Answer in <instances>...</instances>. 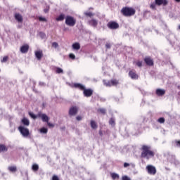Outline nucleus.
Segmentation results:
<instances>
[{"label":"nucleus","instance_id":"1","mask_svg":"<svg viewBox=\"0 0 180 180\" xmlns=\"http://www.w3.org/2000/svg\"><path fill=\"white\" fill-rule=\"evenodd\" d=\"M141 158H145L146 160H150V158H153L155 153L154 151L151 150V147L146 145H143L141 148Z\"/></svg>","mask_w":180,"mask_h":180},{"label":"nucleus","instance_id":"2","mask_svg":"<svg viewBox=\"0 0 180 180\" xmlns=\"http://www.w3.org/2000/svg\"><path fill=\"white\" fill-rule=\"evenodd\" d=\"M75 88H78L79 89H81V91H84L83 94L86 98H89L90 96H92V94H94V91L91 89H85V86L76 83L74 84Z\"/></svg>","mask_w":180,"mask_h":180},{"label":"nucleus","instance_id":"3","mask_svg":"<svg viewBox=\"0 0 180 180\" xmlns=\"http://www.w3.org/2000/svg\"><path fill=\"white\" fill-rule=\"evenodd\" d=\"M124 16H133L136 13V10L131 7H124L121 10Z\"/></svg>","mask_w":180,"mask_h":180},{"label":"nucleus","instance_id":"4","mask_svg":"<svg viewBox=\"0 0 180 180\" xmlns=\"http://www.w3.org/2000/svg\"><path fill=\"white\" fill-rule=\"evenodd\" d=\"M65 23L68 26H75V23H77V20L71 15H68L65 18Z\"/></svg>","mask_w":180,"mask_h":180},{"label":"nucleus","instance_id":"5","mask_svg":"<svg viewBox=\"0 0 180 180\" xmlns=\"http://www.w3.org/2000/svg\"><path fill=\"white\" fill-rule=\"evenodd\" d=\"M18 130L20 133H21L22 137H28L29 134H30L29 132V129L25 127L24 126H20L18 127Z\"/></svg>","mask_w":180,"mask_h":180},{"label":"nucleus","instance_id":"6","mask_svg":"<svg viewBox=\"0 0 180 180\" xmlns=\"http://www.w3.org/2000/svg\"><path fill=\"white\" fill-rule=\"evenodd\" d=\"M103 82L105 86H115L119 84V81L116 79H112L111 81L103 80Z\"/></svg>","mask_w":180,"mask_h":180},{"label":"nucleus","instance_id":"7","mask_svg":"<svg viewBox=\"0 0 180 180\" xmlns=\"http://www.w3.org/2000/svg\"><path fill=\"white\" fill-rule=\"evenodd\" d=\"M146 169H147L148 173L150 175H155V174H157V169H155V167H154L151 165H148L146 167Z\"/></svg>","mask_w":180,"mask_h":180},{"label":"nucleus","instance_id":"8","mask_svg":"<svg viewBox=\"0 0 180 180\" xmlns=\"http://www.w3.org/2000/svg\"><path fill=\"white\" fill-rule=\"evenodd\" d=\"M108 27H109V29H112V30L118 29L119 24L116 22H109L108 23Z\"/></svg>","mask_w":180,"mask_h":180},{"label":"nucleus","instance_id":"9","mask_svg":"<svg viewBox=\"0 0 180 180\" xmlns=\"http://www.w3.org/2000/svg\"><path fill=\"white\" fill-rule=\"evenodd\" d=\"M38 117H41L42 122H46V123H49V121L50 120V118L47 115L41 114L40 112L38 113Z\"/></svg>","mask_w":180,"mask_h":180},{"label":"nucleus","instance_id":"10","mask_svg":"<svg viewBox=\"0 0 180 180\" xmlns=\"http://www.w3.org/2000/svg\"><path fill=\"white\" fill-rule=\"evenodd\" d=\"M155 2L158 6H160V5L167 6V5H168V0H155Z\"/></svg>","mask_w":180,"mask_h":180},{"label":"nucleus","instance_id":"11","mask_svg":"<svg viewBox=\"0 0 180 180\" xmlns=\"http://www.w3.org/2000/svg\"><path fill=\"white\" fill-rule=\"evenodd\" d=\"M78 112V108L77 107H71L69 110V115L70 116H75V115Z\"/></svg>","mask_w":180,"mask_h":180},{"label":"nucleus","instance_id":"12","mask_svg":"<svg viewBox=\"0 0 180 180\" xmlns=\"http://www.w3.org/2000/svg\"><path fill=\"white\" fill-rule=\"evenodd\" d=\"M129 75L131 78V79H139V75L137 74H136V71H134V70L129 71Z\"/></svg>","mask_w":180,"mask_h":180},{"label":"nucleus","instance_id":"13","mask_svg":"<svg viewBox=\"0 0 180 180\" xmlns=\"http://www.w3.org/2000/svg\"><path fill=\"white\" fill-rule=\"evenodd\" d=\"M14 18L18 23H22V22H23V17L20 13H15Z\"/></svg>","mask_w":180,"mask_h":180},{"label":"nucleus","instance_id":"14","mask_svg":"<svg viewBox=\"0 0 180 180\" xmlns=\"http://www.w3.org/2000/svg\"><path fill=\"white\" fill-rule=\"evenodd\" d=\"M155 94L158 96H164V95H165V90L162 89H157Z\"/></svg>","mask_w":180,"mask_h":180},{"label":"nucleus","instance_id":"15","mask_svg":"<svg viewBox=\"0 0 180 180\" xmlns=\"http://www.w3.org/2000/svg\"><path fill=\"white\" fill-rule=\"evenodd\" d=\"M35 57L37 58V60H41V58L43 57V51L38 50L35 51Z\"/></svg>","mask_w":180,"mask_h":180},{"label":"nucleus","instance_id":"16","mask_svg":"<svg viewBox=\"0 0 180 180\" xmlns=\"http://www.w3.org/2000/svg\"><path fill=\"white\" fill-rule=\"evenodd\" d=\"M27 51H29V45L25 44L20 47V52L22 53V54L27 53Z\"/></svg>","mask_w":180,"mask_h":180},{"label":"nucleus","instance_id":"17","mask_svg":"<svg viewBox=\"0 0 180 180\" xmlns=\"http://www.w3.org/2000/svg\"><path fill=\"white\" fill-rule=\"evenodd\" d=\"M89 25H90V26H93V27H96V26H98V20L91 19L89 20Z\"/></svg>","mask_w":180,"mask_h":180},{"label":"nucleus","instance_id":"18","mask_svg":"<svg viewBox=\"0 0 180 180\" xmlns=\"http://www.w3.org/2000/svg\"><path fill=\"white\" fill-rule=\"evenodd\" d=\"M72 50H75L76 51H78L79 49H81V45L78 42H75L72 45Z\"/></svg>","mask_w":180,"mask_h":180},{"label":"nucleus","instance_id":"19","mask_svg":"<svg viewBox=\"0 0 180 180\" xmlns=\"http://www.w3.org/2000/svg\"><path fill=\"white\" fill-rule=\"evenodd\" d=\"M144 61L147 64V65H154V61H153V59H151V58H146L144 59Z\"/></svg>","mask_w":180,"mask_h":180},{"label":"nucleus","instance_id":"20","mask_svg":"<svg viewBox=\"0 0 180 180\" xmlns=\"http://www.w3.org/2000/svg\"><path fill=\"white\" fill-rule=\"evenodd\" d=\"M65 18V15L62 13L56 18V20H57V22H63V20H64Z\"/></svg>","mask_w":180,"mask_h":180},{"label":"nucleus","instance_id":"21","mask_svg":"<svg viewBox=\"0 0 180 180\" xmlns=\"http://www.w3.org/2000/svg\"><path fill=\"white\" fill-rule=\"evenodd\" d=\"M22 123L24 124V126H29V124H30L29 120L25 117L22 120Z\"/></svg>","mask_w":180,"mask_h":180},{"label":"nucleus","instance_id":"22","mask_svg":"<svg viewBox=\"0 0 180 180\" xmlns=\"http://www.w3.org/2000/svg\"><path fill=\"white\" fill-rule=\"evenodd\" d=\"M4 151H8V148L5 146V145H0V153H2Z\"/></svg>","mask_w":180,"mask_h":180},{"label":"nucleus","instance_id":"23","mask_svg":"<svg viewBox=\"0 0 180 180\" xmlns=\"http://www.w3.org/2000/svg\"><path fill=\"white\" fill-rule=\"evenodd\" d=\"M91 127L93 129H97L98 128V125L96 124V122L94 120L91 121Z\"/></svg>","mask_w":180,"mask_h":180},{"label":"nucleus","instance_id":"24","mask_svg":"<svg viewBox=\"0 0 180 180\" xmlns=\"http://www.w3.org/2000/svg\"><path fill=\"white\" fill-rule=\"evenodd\" d=\"M109 124L110 126H112V127H115V118L112 117V118L110 119Z\"/></svg>","mask_w":180,"mask_h":180},{"label":"nucleus","instance_id":"25","mask_svg":"<svg viewBox=\"0 0 180 180\" xmlns=\"http://www.w3.org/2000/svg\"><path fill=\"white\" fill-rule=\"evenodd\" d=\"M47 131H49V129L45 127H43L40 129V133H41L42 134H47Z\"/></svg>","mask_w":180,"mask_h":180},{"label":"nucleus","instance_id":"26","mask_svg":"<svg viewBox=\"0 0 180 180\" xmlns=\"http://www.w3.org/2000/svg\"><path fill=\"white\" fill-rule=\"evenodd\" d=\"M8 170H9L11 172H15V171H16V167H15V166H11V167H8Z\"/></svg>","mask_w":180,"mask_h":180},{"label":"nucleus","instance_id":"27","mask_svg":"<svg viewBox=\"0 0 180 180\" xmlns=\"http://www.w3.org/2000/svg\"><path fill=\"white\" fill-rule=\"evenodd\" d=\"M111 177L112 178V179H119V174L116 173H112Z\"/></svg>","mask_w":180,"mask_h":180},{"label":"nucleus","instance_id":"28","mask_svg":"<svg viewBox=\"0 0 180 180\" xmlns=\"http://www.w3.org/2000/svg\"><path fill=\"white\" fill-rule=\"evenodd\" d=\"M56 74H63V70L61 68H56Z\"/></svg>","mask_w":180,"mask_h":180},{"label":"nucleus","instance_id":"29","mask_svg":"<svg viewBox=\"0 0 180 180\" xmlns=\"http://www.w3.org/2000/svg\"><path fill=\"white\" fill-rule=\"evenodd\" d=\"M29 115L32 119H37L39 117L38 115H34L33 112H29Z\"/></svg>","mask_w":180,"mask_h":180},{"label":"nucleus","instance_id":"30","mask_svg":"<svg viewBox=\"0 0 180 180\" xmlns=\"http://www.w3.org/2000/svg\"><path fill=\"white\" fill-rule=\"evenodd\" d=\"M158 123H165V119L164 117H160L158 120Z\"/></svg>","mask_w":180,"mask_h":180},{"label":"nucleus","instance_id":"31","mask_svg":"<svg viewBox=\"0 0 180 180\" xmlns=\"http://www.w3.org/2000/svg\"><path fill=\"white\" fill-rule=\"evenodd\" d=\"M32 170L33 171H39V165H32Z\"/></svg>","mask_w":180,"mask_h":180},{"label":"nucleus","instance_id":"32","mask_svg":"<svg viewBox=\"0 0 180 180\" xmlns=\"http://www.w3.org/2000/svg\"><path fill=\"white\" fill-rule=\"evenodd\" d=\"M98 112H100L103 115H105V113H106V110H105L104 108H100L98 110Z\"/></svg>","mask_w":180,"mask_h":180},{"label":"nucleus","instance_id":"33","mask_svg":"<svg viewBox=\"0 0 180 180\" xmlns=\"http://www.w3.org/2000/svg\"><path fill=\"white\" fill-rule=\"evenodd\" d=\"M39 20L40 22H47V20L46 19V18H44V17H39Z\"/></svg>","mask_w":180,"mask_h":180},{"label":"nucleus","instance_id":"34","mask_svg":"<svg viewBox=\"0 0 180 180\" xmlns=\"http://www.w3.org/2000/svg\"><path fill=\"white\" fill-rule=\"evenodd\" d=\"M52 47H54V49H57V47H58V43L53 42L52 43Z\"/></svg>","mask_w":180,"mask_h":180},{"label":"nucleus","instance_id":"35","mask_svg":"<svg viewBox=\"0 0 180 180\" xmlns=\"http://www.w3.org/2000/svg\"><path fill=\"white\" fill-rule=\"evenodd\" d=\"M157 6V4H155V3H152L151 4H150V8H151V9H155V6Z\"/></svg>","mask_w":180,"mask_h":180},{"label":"nucleus","instance_id":"36","mask_svg":"<svg viewBox=\"0 0 180 180\" xmlns=\"http://www.w3.org/2000/svg\"><path fill=\"white\" fill-rule=\"evenodd\" d=\"M84 15H86V16H94V14L91 12H86L84 13Z\"/></svg>","mask_w":180,"mask_h":180},{"label":"nucleus","instance_id":"37","mask_svg":"<svg viewBox=\"0 0 180 180\" xmlns=\"http://www.w3.org/2000/svg\"><path fill=\"white\" fill-rule=\"evenodd\" d=\"M70 58H71L72 60H75V55H74V53H70L69 55Z\"/></svg>","mask_w":180,"mask_h":180},{"label":"nucleus","instance_id":"38","mask_svg":"<svg viewBox=\"0 0 180 180\" xmlns=\"http://www.w3.org/2000/svg\"><path fill=\"white\" fill-rule=\"evenodd\" d=\"M6 61H8V56L4 57L1 60V63H6Z\"/></svg>","mask_w":180,"mask_h":180},{"label":"nucleus","instance_id":"39","mask_svg":"<svg viewBox=\"0 0 180 180\" xmlns=\"http://www.w3.org/2000/svg\"><path fill=\"white\" fill-rule=\"evenodd\" d=\"M136 64L138 67H141V65H143V63L141 61H138Z\"/></svg>","mask_w":180,"mask_h":180},{"label":"nucleus","instance_id":"40","mask_svg":"<svg viewBox=\"0 0 180 180\" xmlns=\"http://www.w3.org/2000/svg\"><path fill=\"white\" fill-rule=\"evenodd\" d=\"M122 180H131V179L127 176H123Z\"/></svg>","mask_w":180,"mask_h":180},{"label":"nucleus","instance_id":"41","mask_svg":"<svg viewBox=\"0 0 180 180\" xmlns=\"http://www.w3.org/2000/svg\"><path fill=\"white\" fill-rule=\"evenodd\" d=\"M105 47L106 49H110L112 47V45L110 43L105 44Z\"/></svg>","mask_w":180,"mask_h":180},{"label":"nucleus","instance_id":"42","mask_svg":"<svg viewBox=\"0 0 180 180\" xmlns=\"http://www.w3.org/2000/svg\"><path fill=\"white\" fill-rule=\"evenodd\" d=\"M39 34L42 39H44V37H46V34L43 32H40Z\"/></svg>","mask_w":180,"mask_h":180},{"label":"nucleus","instance_id":"43","mask_svg":"<svg viewBox=\"0 0 180 180\" xmlns=\"http://www.w3.org/2000/svg\"><path fill=\"white\" fill-rule=\"evenodd\" d=\"M52 180H60V179H58V176L54 175V176H53V177H52Z\"/></svg>","mask_w":180,"mask_h":180},{"label":"nucleus","instance_id":"44","mask_svg":"<svg viewBox=\"0 0 180 180\" xmlns=\"http://www.w3.org/2000/svg\"><path fill=\"white\" fill-rule=\"evenodd\" d=\"M47 124H48V126H49V127H54V124H53L52 123L49 122V121H48V122H47Z\"/></svg>","mask_w":180,"mask_h":180},{"label":"nucleus","instance_id":"45","mask_svg":"<svg viewBox=\"0 0 180 180\" xmlns=\"http://www.w3.org/2000/svg\"><path fill=\"white\" fill-rule=\"evenodd\" d=\"M129 166H130V164H129L127 162L124 163V168H127V167H129Z\"/></svg>","mask_w":180,"mask_h":180},{"label":"nucleus","instance_id":"46","mask_svg":"<svg viewBox=\"0 0 180 180\" xmlns=\"http://www.w3.org/2000/svg\"><path fill=\"white\" fill-rule=\"evenodd\" d=\"M76 119H77V120H82V117H81V116H77V117H76Z\"/></svg>","mask_w":180,"mask_h":180},{"label":"nucleus","instance_id":"47","mask_svg":"<svg viewBox=\"0 0 180 180\" xmlns=\"http://www.w3.org/2000/svg\"><path fill=\"white\" fill-rule=\"evenodd\" d=\"M176 144L178 147H180V141H176Z\"/></svg>","mask_w":180,"mask_h":180},{"label":"nucleus","instance_id":"48","mask_svg":"<svg viewBox=\"0 0 180 180\" xmlns=\"http://www.w3.org/2000/svg\"><path fill=\"white\" fill-rule=\"evenodd\" d=\"M44 12H45V13H47V12H49V8H45L44 10Z\"/></svg>","mask_w":180,"mask_h":180},{"label":"nucleus","instance_id":"49","mask_svg":"<svg viewBox=\"0 0 180 180\" xmlns=\"http://www.w3.org/2000/svg\"><path fill=\"white\" fill-rule=\"evenodd\" d=\"M39 85H41V86H43V85H44V82H39Z\"/></svg>","mask_w":180,"mask_h":180},{"label":"nucleus","instance_id":"50","mask_svg":"<svg viewBox=\"0 0 180 180\" xmlns=\"http://www.w3.org/2000/svg\"><path fill=\"white\" fill-rule=\"evenodd\" d=\"M174 162H175V164H178V160H174Z\"/></svg>","mask_w":180,"mask_h":180},{"label":"nucleus","instance_id":"51","mask_svg":"<svg viewBox=\"0 0 180 180\" xmlns=\"http://www.w3.org/2000/svg\"><path fill=\"white\" fill-rule=\"evenodd\" d=\"M100 136H102V131H99Z\"/></svg>","mask_w":180,"mask_h":180},{"label":"nucleus","instance_id":"52","mask_svg":"<svg viewBox=\"0 0 180 180\" xmlns=\"http://www.w3.org/2000/svg\"><path fill=\"white\" fill-rule=\"evenodd\" d=\"M176 2H180V0H175Z\"/></svg>","mask_w":180,"mask_h":180},{"label":"nucleus","instance_id":"53","mask_svg":"<svg viewBox=\"0 0 180 180\" xmlns=\"http://www.w3.org/2000/svg\"><path fill=\"white\" fill-rule=\"evenodd\" d=\"M18 27H19V28L22 27V25H18Z\"/></svg>","mask_w":180,"mask_h":180},{"label":"nucleus","instance_id":"54","mask_svg":"<svg viewBox=\"0 0 180 180\" xmlns=\"http://www.w3.org/2000/svg\"><path fill=\"white\" fill-rule=\"evenodd\" d=\"M178 29L180 30V25H179Z\"/></svg>","mask_w":180,"mask_h":180}]
</instances>
